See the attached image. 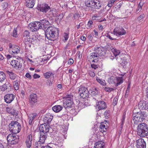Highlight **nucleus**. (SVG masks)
Listing matches in <instances>:
<instances>
[{
  "mask_svg": "<svg viewBox=\"0 0 148 148\" xmlns=\"http://www.w3.org/2000/svg\"><path fill=\"white\" fill-rule=\"evenodd\" d=\"M51 129V128L48 124H46L41 125L39 127L40 136V139L38 141L36 142L35 143V148H44L45 147L43 144L45 140L47 137V133Z\"/></svg>",
  "mask_w": 148,
  "mask_h": 148,
  "instance_id": "f257e3e1",
  "label": "nucleus"
},
{
  "mask_svg": "<svg viewBox=\"0 0 148 148\" xmlns=\"http://www.w3.org/2000/svg\"><path fill=\"white\" fill-rule=\"evenodd\" d=\"M59 33L58 29L53 26L47 27L45 31L46 37L51 40H55L58 35Z\"/></svg>",
  "mask_w": 148,
  "mask_h": 148,
  "instance_id": "f03ea898",
  "label": "nucleus"
},
{
  "mask_svg": "<svg viewBox=\"0 0 148 148\" xmlns=\"http://www.w3.org/2000/svg\"><path fill=\"white\" fill-rule=\"evenodd\" d=\"M137 134L141 137L148 136V127L147 125L144 123L139 124L137 126Z\"/></svg>",
  "mask_w": 148,
  "mask_h": 148,
  "instance_id": "7ed1b4c3",
  "label": "nucleus"
},
{
  "mask_svg": "<svg viewBox=\"0 0 148 148\" xmlns=\"http://www.w3.org/2000/svg\"><path fill=\"white\" fill-rule=\"evenodd\" d=\"M9 127L10 132L14 134L19 132L21 129L20 124L16 121L11 122Z\"/></svg>",
  "mask_w": 148,
  "mask_h": 148,
  "instance_id": "20e7f679",
  "label": "nucleus"
},
{
  "mask_svg": "<svg viewBox=\"0 0 148 148\" xmlns=\"http://www.w3.org/2000/svg\"><path fill=\"white\" fill-rule=\"evenodd\" d=\"M86 6L93 9H99L101 5L99 1L96 2L94 0H86L85 2Z\"/></svg>",
  "mask_w": 148,
  "mask_h": 148,
  "instance_id": "39448f33",
  "label": "nucleus"
},
{
  "mask_svg": "<svg viewBox=\"0 0 148 148\" xmlns=\"http://www.w3.org/2000/svg\"><path fill=\"white\" fill-rule=\"evenodd\" d=\"M73 96L71 94L67 95L65 97L66 100L63 103V106L65 108L72 107L73 102L72 99Z\"/></svg>",
  "mask_w": 148,
  "mask_h": 148,
  "instance_id": "423d86ee",
  "label": "nucleus"
},
{
  "mask_svg": "<svg viewBox=\"0 0 148 148\" xmlns=\"http://www.w3.org/2000/svg\"><path fill=\"white\" fill-rule=\"evenodd\" d=\"M18 136L16 135L15 134H10L7 137V140L9 144L11 145H15L18 142Z\"/></svg>",
  "mask_w": 148,
  "mask_h": 148,
  "instance_id": "0eeeda50",
  "label": "nucleus"
},
{
  "mask_svg": "<svg viewBox=\"0 0 148 148\" xmlns=\"http://www.w3.org/2000/svg\"><path fill=\"white\" fill-rule=\"evenodd\" d=\"M28 27L31 31L33 32L41 29L42 27L40 22L36 21L29 24L28 25Z\"/></svg>",
  "mask_w": 148,
  "mask_h": 148,
  "instance_id": "6e6552de",
  "label": "nucleus"
},
{
  "mask_svg": "<svg viewBox=\"0 0 148 148\" xmlns=\"http://www.w3.org/2000/svg\"><path fill=\"white\" fill-rule=\"evenodd\" d=\"M113 34L116 36H121L125 35L126 31L121 27H116L113 30Z\"/></svg>",
  "mask_w": 148,
  "mask_h": 148,
  "instance_id": "1a4fd4ad",
  "label": "nucleus"
},
{
  "mask_svg": "<svg viewBox=\"0 0 148 148\" xmlns=\"http://www.w3.org/2000/svg\"><path fill=\"white\" fill-rule=\"evenodd\" d=\"M9 52L11 53L18 54L20 52V48L17 46L10 43L8 45Z\"/></svg>",
  "mask_w": 148,
  "mask_h": 148,
  "instance_id": "9d476101",
  "label": "nucleus"
},
{
  "mask_svg": "<svg viewBox=\"0 0 148 148\" xmlns=\"http://www.w3.org/2000/svg\"><path fill=\"white\" fill-rule=\"evenodd\" d=\"M89 92V91L85 87L81 86L79 88L78 93L80 96L83 99L88 96Z\"/></svg>",
  "mask_w": 148,
  "mask_h": 148,
  "instance_id": "9b49d317",
  "label": "nucleus"
},
{
  "mask_svg": "<svg viewBox=\"0 0 148 148\" xmlns=\"http://www.w3.org/2000/svg\"><path fill=\"white\" fill-rule=\"evenodd\" d=\"M92 62L94 63L91 64L90 66L92 68L96 69L98 67H101L102 66L103 64L101 61H99L96 59L92 60Z\"/></svg>",
  "mask_w": 148,
  "mask_h": 148,
  "instance_id": "f8f14e48",
  "label": "nucleus"
},
{
  "mask_svg": "<svg viewBox=\"0 0 148 148\" xmlns=\"http://www.w3.org/2000/svg\"><path fill=\"white\" fill-rule=\"evenodd\" d=\"M136 147L137 148H145L146 143L144 139L140 138L136 141Z\"/></svg>",
  "mask_w": 148,
  "mask_h": 148,
  "instance_id": "ddd939ff",
  "label": "nucleus"
},
{
  "mask_svg": "<svg viewBox=\"0 0 148 148\" xmlns=\"http://www.w3.org/2000/svg\"><path fill=\"white\" fill-rule=\"evenodd\" d=\"M96 108L97 110L99 111L106 108V106L105 103L103 101H100L96 103Z\"/></svg>",
  "mask_w": 148,
  "mask_h": 148,
  "instance_id": "4468645a",
  "label": "nucleus"
},
{
  "mask_svg": "<svg viewBox=\"0 0 148 148\" xmlns=\"http://www.w3.org/2000/svg\"><path fill=\"white\" fill-rule=\"evenodd\" d=\"M53 116L50 113H47L45 114L43 118V121L47 124L51 123L53 119Z\"/></svg>",
  "mask_w": 148,
  "mask_h": 148,
  "instance_id": "2eb2a0df",
  "label": "nucleus"
},
{
  "mask_svg": "<svg viewBox=\"0 0 148 148\" xmlns=\"http://www.w3.org/2000/svg\"><path fill=\"white\" fill-rule=\"evenodd\" d=\"M4 98L5 101L7 103H9L14 100L15 96L12 94H8L5 95Z\"/></svg>",
  "mask_w": 148,
  "mask_h": 148,
  "instance_id": "dca6fc26",
  "label": "nucleus"
},
{
  "mask_svg": "<svg viewBox=\"0 0 148 148\" xmlns=\"http://www.w3.org/2000/svg\"><path fill=\"white\" fill-rule=\"evenodd\" d=\"M39 10L43 12H46L50 9V7L46 3L40 4L38 7Z\"/></svg>",
  "mask_w": 148,
  "mask_h": 148,
  "instance_id": "f3484780",
  "label": "nucleus"
},
{
  "mask_svg": "<svg viewBox=\"0 0 148 148\" xmlns=\"http://www.w3.org/2000/svg\"><path fill=\"white\" fill-rule=\"evenodd\" d=\"M95 51L97 52L99 57V56H106L105 51L101 47H96L95 49Z\"/></svg>",
  "mask_w": 148,
  "mask_h": 148,
  "instance_id": "a211bd4d",
  "label": "nucleus"
},
{
  "mask_svg": "<svg viewBox=\"0 0 148 148\" xmlns=\"http://www.w3.org/2000/svg\"><path fill=\"white\" fill-rule=\"evenodd\" d=\"M32 136L31 134H29L27 137L25 145L27 148H30L32 146Z\"/></svg>",
  "mask_w": 148,
  "mask_h": 148,
  "instance_id": "6ab92c4d",
  "label": "nucleus"
},
{
  "mask_svg": "<svg viewBox=\"0 0 148 148\" xmlns=\"http://www.w3.org/2000/svg\"><path fill=\"white\" fill-rule=\"evenodd\" d=\"M89 92L91 94L93 97L99 96V91L95 88H91L89 90Z\"/></svg>",
  "mask_w": 148,
  "mask_h": 148,
  "instance_id": "aec40b11",
  "label": "nucleus"
},
{
  "mask_svg": "<svg viewBox=\"0 0 148 148\" xmlns=\"http://www.w3.org/2000/svg\"><path fill=\"white\" fill-rule=\"evenodd\" d=\"M37 116V114L36 113H31L29 114L28 117L29 123V125H32L34 121L36 120V118Z\"/></svg>",
  "mask_w": 148,
  "mask_h": 148,
  "instance_id": "412c9836",
  "label": "nucleus"
},
{
  "mask_svg": "<svg viewBox=\"0 0 148 148\" xmlns=\"http://www.w3.org/2000/svg\"><path fill=\"white\" fill-rule=\"evenodd\" d=\"M23 36L24 41L25 42H27L30 41V34L29 31L27 30L25 31L23 34Z\"/></svg>",
  "mask_w": 148,
  "mask_h": 148,
  "instance_id": "4be33fe9",
  "label": "nucleus"
},
{
  "mask_svg": "<svg viewBox=\"0 0 148 148\" xmlns=\"http://www.w3.org/2000/svg\"><path fill=\"white\" fill-rule=\"evenodd\" d=\"M26 6L29 8H32L35 4L36 0H25Z\"/></svg>",
  "mask_w": 148,
  "mask_h": 148,
  "instance_id": "5701e85b",
  "label": "nucleus"
},
{
  "mask_svg": "<svg viewBox=\"0 0 148 148\" xmlns=\"http://www.w3.org/2000/svg\"><path fill=\"white\" fill-rule=\"evenodd\" d=\"M11 64L16 69L21 68V65L18 60H13L11 61Z\"/></svg>",
  "mask_w": 148,
  "mask_h": 148,
  "instance_id": "b1692460",
  "label": "nucleus"
},
{
  "mask_svg": "<svg viewBox=\"0 0 148 148\" xmlns=\"http://www.w3.org/2000/svg\"><path fill=\"white\" fill-rule=\"evenodd\" d=\"M136 115L139 118L140 122H143L145 117L147 116V114L145 112H141L139 113H137Z\"/></svg>",
  "mask_w": 148,
  "mask_h": 148,
  "instance_id": "393cba45",
  "label": "nucleus"
},
{
  "mask_svg": "<svg viewBox=\"0 0 148 148\" xmlns=\"http://www.w3.org/2000/svg\"><path fill=\"white\" fill-rule=\"evenodd\" d=\"M29 99L30 103L32 105L37 102V99L36 94H33L31 95L30 96Z\"/></svg>",
  "mask_w": 148,
  "mask_h": 148,
  "instance_id": "a878e982",
  "label": "nucleus"
},
{
  "mask_svg": "<svg viewBox=\"0 0 148 148\" xmlns=\"http://www.w3.org/2000/svg\"><path fill=\"white\" fill-rule=\"evenodd\" d=\"M6 73L8 74L11 80H15L16 77L17 75L11 71L7 70L6 71Z\"/></svg>",
  "mask_w": 148,
  "mask_h": 148,
  "instance_id": "bb28decb",
  "label": "nucleus"
},
{
  "mask_svg": "<svg viewBox=\"0 0 148 148\" xmlns=\"http://www.w3.org/2000/svg\"><path fill=\"white\" fill-rule=\"evenodd\" d=\"M123 80L122 77H118L114 79L113 82L116 86H118L119 85L123 83Z\"/></svg>",
  "mask_w": 148,
  "mask_h": 148,
  "instance_id": "cd10ccee",
  "label": "nucleus"
},
{
  "mask_svg": "<svg viewBox=\"0 0 148 148\" xmlns=\"http://www.w3.org/2000/svg\"><path fill=\"white\" fill-rule=\"evenodd\" d=\"M147 103L146 102L140 101L138 104V108L140 109L145 110L147 108Z\"/></svg>",
  "mask_w": 148,
  "mask_h": 148,
  "instance_id": "c85d7f7f",
  "label": "nucleus"
},
{
  "mask_svg": "<svg viewBox=\"0 0 148 148\" xmlns=\"http://www.w3.org/2000/svg\"><path fill=\"white\" fill-rule=\"evenodd\" d=\"M63 107L60 105L55 106L52 108V110L55 112H58L62 109Z\"/></svg>",
  "mask_w": 148,
  "mask_h": 148,
  "instance_id": "c756f323",
  "label": "nucleus"
},
{
  "mask_svg": "<svg viewBox=\"0 0 148 148\" xmlns=\"http://www.w3.org/2000/svg\"><path fill=\"white\" fill-rule=\"evenodd\" d=\"M43 75L45 78L47 79L51 77H52L53 79L54 78V74L51 71L47 72L44 73Z\"/></svg>",
  "mask_w": 148,
  "mask_h": 148,
  "instance_id": "7c9ffc66",
  "label": "nucleus"
},
{
  "mask_svg": "<svg viewBox=\"0 0 148 148\" xmlns=\"http://www.w3.org/2000/svg\"><path fill=\"white\" fill-rule=\"evenodd\" d=\"M104 143L102 141H99L97 142L95 145L94 148H104Z\"/></svg>",
  "mask_w": 148,
  "mask_h": 148,
  "instance_id": "2f4dec72",
  "label": "nucleus"
},
{
  "mask_svg": "<svg viewBox=\"0 0 148 148\" xmlns=\"http://www.w3.org/2000/svg\"><path fill=\"white\" fill-rule=\"evenodd\" d=\"M99 58L97 52H96L92 53L90 54V56L88 57L89 59H96L98 60V58Z\"/></svg>",
  "mask_w": 148,
  "mask_h": 148,
  "instance_id": "473e14b6",
  "label": "nucleus"
},
{
  "mask_svg": "<svg viewBox=\"0 0 148 148\" xmlns=\"http://www.w3.org/2000/svg\"><path fill=\"white\" fill-rule=\"evenodd\" d=\"M6 111L8 113L13 115H16L17 114L16 111L14 110L12 107L7 108H6Z\"/></svg>",
  "mask_w": 148,
  "mask_h": 148,
  "instance_id": "72a5a7b5",
  "label": "nucleus"
},
{
  "mask_svg": "<svg viewBox=\"0 0 148 148\" xmlns=\"http://www.w3.org/2000/svg\"><path fill=\"white\" fill-rule=\"evenodd\" d=\"M107 127L103 124V123H101L99 128V130L101 132H105L107 131Z\"/></svg>",
  "mask_w": 148,
  "mask_h": 148,
  "instance_id": "f704fd0d",
  "label": "nucleus"
},
{
  "mask_svg": "<svg viewBox=\"0 0 148 148\" xmlns=\"http://www.w3.org/2000/svg\"><path fill=\"white\" fill-rule=\"evenodd\" d=\"M133 120L134 121V123L136 125H137L138 124H140V123L142 122H140L138 116L136 115V114L135 115V114H133Z\"/></svg>",
  "mask_w": 148,
  "mask_h": 148,
  "instance_id": "c9c22d12",
  "label": "nucleus"
},
{
  "mask_svg": "<svg viewBox=\"0 0 148 148\" xmlns=\"http://www.w3.org/2000/svg\"><path fill=\"white\" fill-rule=\"evenodd\" d=\"M111 51L115 57H116L117 56L119 55L121 53V51L120 50H118L114 48L111 49Z\"/></svg>",
  "mask_w": 148,
  "mask_h": 148,
  "instance_id": "e433bc0d",
  "label": "nucleus"
},
{
  "mask_svg": "<svg viewBox=\"0 0 148 148\" xmlns=\"http://www.w3.org/2000/svg\"><path fill=\"white\" fill-rule=\"evenodd\" d=\"M121 60H121H121H119L118 61L119 62H121L122 66H123V68H125L127 66H128L129 65L128 62L129 60H123L122 61H121Z\"/></svg>",
  "mask_w": 148,
  "mask_h": 148,
  "instance_id": "4c0bfd02",
  "label": "nucleus"
},
{
  "mask_svg": "<svg viewBox=\"0 0 148 148\" xmlns=\"http://www.w3.org/2000/svg\"><path fill=\"white\" fill-rule=\"evenodd\" d=\"M29 39L30 41L28 42H31L33 44H35L38 41V39L34 36H33L32 38H30Z\"/></svg>",
  "mask_w": 148,
  "mask_h": 148,
  "instance_id": "58836bf2",
  "label": "nucleus"
},
{
  "mask_svg": "<svg viewBox=\"0 0 148 148\" xmlns=\"http://www.w3.org/2000/svg\"><path fill=\"white\" fill-rule=\"evenodd\" d=\"M5 78V74L2 71H0V82L4 81Z\"/></svg>",
  "mask_w": 148,
  "mask_h": 148,
  "instance_id": "ea45409f",
  "label": "nucleus"
},
{
  "mask_svg": "<svg viewBox=\"0 0 148 148\" xmlns=\"http://www.w3.org/2000/svg\"><path fill=\"white\" fill-rule=\"evenodd\" d=\"M40 22L41 23V25H49L50 24L49 21L45 19L40 20Z\"/></svg>",
  "mask_w": 148,
  "mask_h": 148,
  "instance_id": "a19ab883",
  "label": "nucleus"
},
{
  "mask_svg": "<svg viewBox=\"0 0 148 148\" xmlns=\"http://www.w3.org/2000/svg\"><path fill=\"white\" fill-rule=\"evenodd\" d=\"M96 79L97 82L100 83L101 85L103 86H105L106 85V84L105 80H102L101 79H100L97 77Z\"/></svg>",
  "mask_w": 148,
  "mask_h": 148,
  "instance_id": "79ce46f5",
  "label": "nucleus"
},
{
  "mask_svg": "<svg viewBox=\"0 0 148 148\" xmlns=\"http://www.w3.org/2000/svg\"><path fill=\"white\" fill-rule=\"evenodd\" d=\"M13 86L15 90H18L19 89L18 82L17 80H15L14 82Z\"/></svg>",
  "mask_w": 148,
  "mask_h": 148,
  "instance_id": "37998d69",
  "label": "nucleus"
},
{
  "mask_svg": "<svg viewBox=\"0 0 148 148\" xmlns=\"http://www.w3.org/2000/svg\"><path fill=\"white\" fill-rule=\"evenodd\" d=\"M116 0H110L108 1V6L109 7H112L114 5Z\"/></svg>",
  "mask_w": 148,
  "mask_h": 148,
  "instance_id": "c03bdc74",
  "label": "nucleus"
},
{
  "mask_svg": "<svg viewBox=\"0 0 148 148\" xmlns=\"http://www.w3.org/2000/svg\"><path fill=\"white\" fill-rule=\"evenodd\" d=\"M143 5V3L140 2L138 5V8L136 10V11H140L142 9V7Z\"/></svg>",
  "mask_w": 148,
  "mask_h": 148,
  "instance_id": "a18cd8bd",
  "label": "nucleus"
},
{
  "mask_svg": "<svg viewBox=\"0 0 148 148\" xmlns=\"http://www.w3.org/2000/svg\"><path fill=\"white\" fill-rule=\"evenodd\" d=\"M93 24V22L92 21H89L87 25V28L89 29L92 27V25Z\"/></svg>",
  "mask_w": 148,
  "mask_h": 148,
  "instance_id": "49530a36",
  "label": "nucleus"
},
{
  "mask_svg": "<svg viewBox=\"0 0 148 148\" xmlns=\"http://www.w3.org/2000/svg\"><path fill=\"white\" fill-rule=\"evenodd\" d=\"M114 89L112 88L105 87L104 88V90L106 92H110L113 90Z\"/></svg>",
  "mask_w": 148,
  "mask_h": 148,
  "instance_id": "de8ad7c7",
  "label": "nucleus"
},
{
  "mask_svg": "<svg viewBox=\"0 0 148 148\" xmlns=\"http://www.w3.org/2000/svg\"><path fill=\"white\" fill-rule=\"evenodd\" d=\"M7 86L5 84L0 86V88L2 91H4L7 89Z\"/></svg>",
  "mask_w": 148,
  "mask_h": 148,
  "instance_id": "09e8293b",
  "label": "nucleus"
},
{
  "mask_svg": "<svg viewBox=\"0 0 148 148\" xmlns=\"http://www.w3.org/2000/svg\"><path fill=\"white\" fill-rule=\"evenodd\" d=\"M17 30L16 29H14L13 32V34L12 35L14 37H17Z\"/></svg>",
  "mask_w": 148,
  "mask_h": 148,
  "instance_id": "8fccbe9b",
  "label": "nucleus"
},
{
  "mask_svg": "<svg viewBox=\"0 0 148 148\" xmlns=\"http://www.w3.org/2000/svg\"><path fill=\"white\" fill-rule=\"evenodd\" d=\"M69 34L66 33H64L63 36L65 41H66L68 40L69 37Z\"/></svg>",
  "mask_w": 148,
  "mask_h": 148,
  "instance_id": "3c124183",
  "label": "nucleus"
},
{
  "mask_svg": "<svg viewBox=\"0 0 148 148\" xmlns=\"http://www.w3.org/2000/svg\"><path fill=\"white\" fill-rule=\"evenodd\" d=\"M43 60L42 58H40L38 59L36 61L37 63H38V65H41L42 64L41 63V62H42V61H44ZM38 65V64L37 65Z\"/></svg>",
  "mask_w": 148,
  "mask_h": 148,
  "instance_id": "603ef678",
  "label": "nucleus"
},
{
  "mask_svg": "<svg viewBox=\"0 0 148 148\" xmlns=\"http://www.w3.org/2000/svg\"><path fill=\"white\" fill-rule=\"evenodd\" d=\"M78 107L79 109H81L84 108L85 107L84 104L82 102H79V103Z\"/></svg>",
  "mask_w": 148,
  "mask_h": 148,
  "instance_id": "864d4df0",
  "label": "nucleus"
},
{
  "mask_svg": "<svg viewBox=\"0 0 148 148\" xmlns=\"http://www.w3.org/2000/svg\"><path fill=\"white\" fill-rule=\"evenodd\" d=\"M63 17V14H60L57 15V19H58L59 21H60L61 20V19Z\"/></svg>",
  "mask_w": 148,
  "mask_h": 148,
  "instance_id": "5fc2aeb1",
  "label": "nucleus"
},
{
  "mask_svg": "<svg viewBox=\"0 0 148 148\" xmlns=\"http://www.w3.org/2000/svg\"><path fill=\"white\" fill-rule=\"evenodd\" d=\"M118 99L117 97H115L113 100V105L114 106H115L117 103Z\"/></svg>",
  "mask_w": 148,
  "mask_h": 148,
  "instance_id": "6e6d98bb",
  "label": "nucleus"
},
{
  "mask_svg": "<svg viewBox=\"0 0 148 148\" xmlns=\"http://www.w3.org/2000/svg\"><path fill=\"white\" fill-rule=\"evenodd\" d=\"M74 61L73 59L70 58L68 61V64L69 65H71L73 64Z\"/></svg>",
  "mask_w": 148,
  "mask_h": 148,
  "instance_id": "4d7b16f0",
  "label": "nucleus"
},
{
  "mask_svg": "<svg viewBox=\"0 0 148 148\" xmlns=\"http://www.w3.org/2000/svg\"><path fill=\"white\" fill-rule=\"evenodd\" d=\"M125 113H124L122 116V118L121 119V122L122 124H124L125 121Z\"/></svg>",
  "mask_w": 148,
  "mask_h": 148,
  "instance_id": "13d9d810",
  "label": "nucleus"
},
{
  "mask_svg": "<svg viewBox=\"0 0 148 148\" xmlns=\"http://www.w3.org/2000/svg\"><path fill=\"white\" fill-rule=\"evenodd\" d=\"M88 74L90 76L92 77H94L95 76V73L94 72L90 71L88 72Z\"/></svg>",
  "mask_w": 148,
  "mask_h": 148,
  "instance_id": "bf43d9fd",
  "label": "nucleus"
},
{
  "mask_svg": "<svg viewBox=\"0 0 148 148\" xmlns=\"http://www.w3.org/2000/svg\"><path fill=\"white\" fill-rule=\"evenodd\" d=\"M106 37L108 38L109 39L111 40H116V39L115 38H113L112 37H111L110 35L109 34H108L106 36Z\"/></svg>",
  "mask_w": 148,
  "mask_h": 148,
  "instance_id": "052dcab7",
  "label": "nucleus"
},
{
  "mask_svg": "<svg viewBox=\"0 0 148 148\" xmlns=\"http://www.w3.org/2000/svg\"><path fill=\"white\" fill-rule=\"evenodd\" d=\"M145 15L144 14H142L138 17V19L139 20H140L143 18H144L145 17Z\"/></svg>",
  "mask_w": 148,
  "mask_h": 148,
  "instance_id": "680f3d73",
  "label": "nucleus"
},
{
  "mask_svg": "<svg viewBox=\"0 0 148 148\" xmlns=\"http://www.w3.org/2000/svg\"><path fill=\"white\" fill-rule=\"evenodd\" d=\"M25 76L27 78L29 79H31L32 78V76L29 73H27L25 75Z\"/></svg>",
  "mask_w": 148,
  "mask_h": 148,
  "instance_id": "e2e57ef3",
  "label": "nucleus"
},
{
  "mask_svg": "<svg viewBox=\"0 0 148 148\" xmlns=\"http://www.w3.org/2000/svg\"><path fill=\"white\" fill-rule=\"evenodd\" d=\"M99 17L97 16H94L92 17V19L93 20H97L98 19Z\"/></svg>",
  "mask_w": 148,
  "mask_h": 148,
  "instance_id": "0e129e2a",
  "label": "nucleus"
},
{
  "mask_svg": "<svg viewBox=\"0 0 148 148\" xmlns=\"http://www.w3.org/2000/svg\"><path fill=\"white\" fill-rule=\"evenodd\" d=\"M33 77L34 79L39 78L40 77V76L36 74H35L34 75Z\"/></svg>",
  "mask_w": 148,
  "mask_h": 148,
  "instance_id": "69168bd1",
  "label": "nucleus"
},
{
  "mask_svg": "<svg viewBox=\"0 0 148 148\" xmlns=\"http://www.w3.org/2000/svg\"><path fill=\"white\" fill-rule=\"evenodd\" d=\"M88 39L89 40L91 41L93 39L92 36L91 34L89 35L88 37Z\"/></svg>",
  "mask_w": 148,
  "mask_h": 148,
  "instance_id": "338daca9",
  "label": "nucleus"
},
{
  "mask_svg": "<svg viewBox=\"0 0 148 148\" xmlns=\"http://www.w3.org/2000/svg\"><path fill=\"white\" fill-rule=\"evenodd\" d=\"M8 5V4L7 3H5L3 7V10H4L5 9V8L7 7Z\"/></svg>",
  "mask_w": 148,
  "mask_h": 148,
  "instance_id": "774afa93",
  "label": "nucleus"
}]
</instances>
